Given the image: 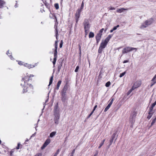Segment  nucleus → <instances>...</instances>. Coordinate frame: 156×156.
Returning <instances> with one entry per match:
<instances>
[{
    "instance_id": "nucleus-59",
    "label": "nucleus",
    "mask_w": 156,
    "mask_h": 156,
    "mask_svg": "<svg viewBox=\"0 0 156 156\" xmlns=\"http://www.w3.org/2000/svg\"><path fill=\"white\" fill-rule=\"evenodd\" d=\"M36 133H35L34 134H33L31 136V137L34 136L36 135Z\"/></svg>"
},
{
    "instance_id": "nucleus-15",
    "label": "nucleus",
    "mask_w": 156,
    "mask_h": 156,
    "mask_svg": "<svg viewBox=\"0 0 156 156\" xmlns=\"http://www.w3.org/2000/svg\"><path fill=\"white\" fill-rule=\"evenodd\" d=\"M141 84V83L140 82L137 81L135 82L134 83L133 86H134V89L139 87L140 86Z\"/></svg>"
},
{
    "instance_id": "nucleus-49",
    "label": "nucleus",
    "mask_w": 156,
    "mask_h": 156,
    "mask_svg": "<svg viewBox=\"0 0 156 156\" xmlns=\"http://www.w3.org/2000/svg\"><path fill=\"white\" fill-rule=\"evenodd\" d=\"M18 63L20 65H23V62H22L21 61H19Z\"/></svg>"
},
{
    "instance_id": "nucleus-64",
    "label": "nucleus",
    "mask_w": 156,
    "mask_h": 156,
    "mask_svg": "<svg viewBox=\"0 0 156 156\" xmlns=\"http://www.w3.org/2000/svg\"><path fill=\"white\" fill-rule=\"evenodd\" d=\"M105 139H104V140H103L101 142H102V143H103V144H104V142H105Z\"/></svg>"
},
{
    "instance_id": "nucleus-52",
    "label": "nucleus",
    "mask_w": 156,
    "mask_h": 156,
    "mask_svg": "<svg viewBox=\"0 0 156 156\" xmlns=\"http://www.w3.org/2000/svg\"><path fill=\"white\" fill-rule=\"evenodd\" d=\"M13 152H14V151L13 150H12V151H11L10 152V155L11 156L12 155V154L13 153Z\"/></svg>"
},
{
    "instance_id": "nucleus-17",
    "label": "nucleus",
    "mask_w": 156,
    "mask_h": 156,
    "mask_svg": "<svg viewBox=\"0 0 156 156\" xmlns=\"http://www.w3.org/2000/svg\"><path fill=\"white\" fill-rule=\"evenodd\" d=\"M5 2L2 0H0V8H2L5 4Z\"/></svg>"
},
{
    "instance_id": "nucleus-26",
    "label": "nucleus",
    "mask_w": 156,
    "mask_h": 156,
    "mask_svg": "<svg viewBox=\"0 0 156 156\" xmlns=\"http://www.w3.org/2000/svg\"><path fill=\"white\" fill-rule=\"evenodd\" d=\"M151 81H152V82L151 84V87H152L153 85L156 83V79H154L153 80L152 79Z\"/></svg>"
},
{
    "instance_id": "nucleus-54",
    "label": "nucleus",
    "mask_w": 156,
    "mask_h": 156,
    "mask_svg": "<svg viewBox=\"0 0 156 156\" xmlns=\"http://www.w3.org/2000/svg\"><path fill=\"white\" fill-rule=\"evenodd\" d=\"M129 62V60H124L123 61V63H125L126 62Z\"/></svg>"
},
{
    "instance_id": "nucleus-7",
    "label": "nucleus",
    "mask_w": 156,
    "mask_h": 156,
    "mask_svg": "<svg viewBox=\"0 0 156 156\" xmlns=\"http://www.w3.org/2000/svg\"><path fill=\"white\" fill-rule=\"evenodd\" d=\"M81 12V11H80V10L77 9L75 14V19L76 21V24L77 23L78 21V19L80 17V15Z\"/></svg>"
},
{
    "instance_id": "nucleus-47",
    "label": "nucleus",
    "mask_w": 156,
    "mask_h": 156,
    "mask_svg": "<svg viewBox=\"0 0 156 156\" xmlns=\"http://www.w3.org/2000/svg\"><path fill=\"white\" fill-rule=\"evenodd\" d=\"M104 30V28L101 29L100 31H99V32L98 33H100V34H102V33L103 32V30Z\"/></svg>"
},
{
    "instance_id": "nucleus-39",
    "label": "nucleus",
    "mask_w": 156,
    "mask_h": 156,
    "mask_svg": "<svg viewBox=\"0 0 156 156\" xmlns=\"http://www.w3.org/2000/svg\"><path fill=\"white\" fill-rule=\"evenodd\" d=\"M55 34H56V37L57 40L58 39V31L57 29H55Z\"/></svg>"
},
{
    "instance_id": "nucleus-51",
    "label": "nucleus",
    "mask_w": 156,
    "mask_h": 156,
    "mask_svg": "<svg viewBox=\"0 0 156 156\" xmlns=\"http://www.w3.org/2000/svg\"><path fill=\"white\" fill-rule=\"evenodd\" d=\"M41 154L39 153L36 154L34 156H41Z\"/></svg>"
},
{
    "instance_id": "nucleus-36",
    "label": "nucleus",
    "mask_w": 156,
    "mask_h": 156,
    "mask_svg": "<svg viewBox=\"0 0 156 156\" xmlns=\"http://www.w3.org/2000/svg\"><path fill=\"white\" fill-rule=\"evenodd\" d=\"M54 6L56 9H59V5L58 3L55 4Z\"/></svg>"
},
{
    "instance_id": "nucleus-56",
    "label": "nucleus",
    "mask_w": 156,
    "mask_h": 156,
    "mask_svg": "<svg viewBox=\"0 0 156 156\" xmlns=\"http://www.w3.org/2000/svg\"><path fill=\"white\" fill-rule=\"evenodd\" d=\"M154 79H156V74L155 75L154 77L152 78V80H154Z\"/></svg>"
},
{
    "instance_id": "nucleus-53",
    "label": "nucleus",
    "mask_w": 156,
    "mask_h": 156,
    "mask_svg": "<svg viewBox=\"0 0 156 156\" xmlns=\"http://www.w3.org/2000/svg\"><path fill=\"white\" fill-rule=\"evenodd\" d=\"M27 91V90L26 89H24V88L23 89V93L26 92Z\"/></svg>"
},
{
    "instance_id": "nucleus-21",
    "label": "nucleus",
    "mask_w": 156,
    "mask_h": 156,
    "mask_svg": "<svg viewBox=\"0 0 156 156\" xmlns=\"http://www.w3.org/2000/svg\"><path fill=\"white\" fill-rule=\"evenodd\" d=\"M153 113L154 112H150V111H149V112L148 113L149 115H148L147 117V119H150L152 116V115H153Z\"/></svg>"
},
{
    "instance_id": "nucleus-62",
    "label": "nucleus",
    "mask_w": 156,
    "mask_h": 156,
    "mask_svg": "<svg viewBox=\"0 0 156 156\" xmlns=\"http://www.w3.org/2000/svg\"><path fill=\"white\" fill-rule=\"evenodd\" d=\"M24 65L25 66H27L28 67V64L27 63H26L24 64Z\"/></svg>"
},
{
    "instance_id": "nucleus-32",
    "label": "nucleus",
    "mask_w": 156,
    "mask_h": 156,
    "mask_svg": "<svg viewBox=\"0 0 156 156\" xmlns=\"http://www.w3.org/2000/svg\"><path fill=\"white\" fill-rule=\"evenodd\" d=\"M134 86H133L131 89L129 90L127 92V95H129L130 94L132 91V90H134Z\"/></svg>"
},
{
    "instance_id": "nucleus-43",
    "label": "nucleus",
    "mask_w": 156,
    "mask_h": 156,
    "mask_svg": "<svg viewBox=\"0 0 156 156\" xmlns=\"http://www.w3.org/2000/svg\"><path fill=\"white\" fill-rule=\"evenodd\" d=\"M136 115V113L135 112H133L132 115V116L135 118Z\"/></svg>"
},
{
    "instance_id": "nucleus-16",
    "label": "nucleus",
    "mask_w": 156,
    "mask_h": 156,
    "mask_svg": "<svg viewBox=\"0 0 156 156\" xmlns=\"http://www.w3.org/2000/svg\"><path fill=\"white\" fill-rule=\"evenodd\" d=\"M62 96V101L63 102H65L66 99V94H61Z\"/></svg>"
},
{
    "instance_id": "nucleus-3",
    "label": "nucleus",
    "mask_w": 156,
    "mask_h": 156,
    "mask_svg": "<svg viewBox=\"0 0 156 156\" xmlns=\"http://www.w3.org/2000/svg\"><path fill=\"white\" fill-rule=\"evenodd\" d=\"M133 50H135V52L137 50V48H134L129 47H126L124 48L122 50V53L123 54L127 53Z\"/></svg>"
},
{
    "instance_id": "nucleus-14",
    "label": "nucleus",
    "mask_w": 156,
    "mask_h": 156,
    "mask_svg": "<svg viewBox=\"0 0 156 156\" xmlns=\"http://www.w3.org/2000/svg\"><path fill=\"white\" fill-rule=\"evenodd\" d=\"M107 44V42L105 41H102L100 46L104 49L106 47Z\"/></svg>"
},
{
    "instance_id": "nucleus-57",
    "label": "nucleus",
    "mask_w": 156,
    "mask_h": 156,
    "mask_svg": "<svg viewBox=\"0 0 156 156\" xmlns=\"http://www.w3.org/2000/svg\"><path fill=\"white\" fill-rule=\"evenodd\" d=\"M92 115H91V114H90V115L87 117V119H89L90 117V116Z\"/></svg>"
},
{
    "instance_id": "nucleus-12",
    "label": "nucleus",
    "mask_w": 156,
    "mask_h": 156,
    "mask_svg": "<svg viewBox=\"0 0 156 156\" xmlns=\"http://www.w3.org/2000/svg\"><path fill=\"white\" fill-rule=\"evenodd\" d=\"M114 100V99L112 98V99L111 101L110 102L108 105L107 106V107H106V108H105L104 110V112H106L110 108L111 105H112L113 102Z\"/></svg>"
},
{
    "instance_id": "nucleus-27",
    "label": "nucleus",
    "mask_w": 156,
    "mask_h": 156,
    "mask_svg": "<svg viewBox=\"0 0 156 156\" xmlns=\"http://www.w3.org/2000/svg\"><path fill=\"white\" fill-rule=\"evenodd\" d=\"M94 33L90 32L89 33V37L90 38H92L94 37Z\"/></svg>"
},
{
    "instance_id": "nucleus-11",
    "label": "nucleus",
    "mask_w": 156,
    "mask_h": 156,
    "mask_svg": "<svg viewBox=\"0 0 156 156\" xmlns=\"http://www.w3.org/2000/svg\"><path fill=\"white\" fill-rule=\"evenodd\" d=\"M102 35V34H100V33H98L96 36L95 38L96 40L97 43V44H98L99 42L101 39Z\"/></svg>"
},
{
    "instance_id": "nucleus-19",
    "label": "nucleus",
    "mask_w": 156,
    "mask_h": 156,
    "mask_svg": "<svg viewBox=\"0 0 156 156\" xmlns=\"http://www.w3.org/2000/svg\"><path fill=\"white\" fill-rule=\"evenodd\" d=\"M156 104V101L151 105V107H150L149 108V111H150V112H152L154 107L155 106Z\"/></svg>"
},
{
    "instance_id": "nucleus-10",
    "label": "nucleus",
    "mask_w": 156,
    "mask_h": 156,
    "mask_svg": "<svg viewBox=\"0 0 156 156\" xmlns=\"http://www.w3.org/2000/svg\"><path fill=\"white\" fill-rule=\"evenodd\" d=\"M54 115L55 116L54 118L55 123L56 124H58V121L60 118V115Z\"/></svg>"
},
{
    "instance_id": "nucleus-34",
    "label": "nucleus",
    "mask_w": 156,
    "mask_h": 156,
    "mask_svg": "<svg viewBox=\"0 0 156 156\" xmlns=\"http://www.w3.org/2000/svg\"><path fill=\"white\" fill-rule=\"evenodd\" d=\"M126 73V71H125L124 72H123L121 73H120L119 75V77H122L123 76L125 75V74Z\"/></svg>"
},
{
    "instance_id": "nucleus-41",
    "label": "nucleus",
    "mask_w": 156,
    "mask_h": 156,
    "mask_svg": "<svg viewBox=\"0 0 156 156\" xmlns=\"http://www.w3.org/2000/svg\"><path fill=\"white\" fill-rule=\"evenodd\" d=\"M79 66H77L76 67V68L75 70V72H78V70L79 69Z\"/></svg>"
},
{
    "instance_id": "nucleus-30",
    "label": "nucleus",
    "mask_w": 156,
    "mask_h": 156,
    "mask_svg": "<svg viewBox=\"0 0 156 156\" xmlns=\"http://www.w3.org/2000/svg\"><path fill=\"white\" fill-rule=\"evenodd\" d=\"M103 49L104 48H101V47L100 46L99 47V49L98 50V53H100V54L102 53V52L103 51Z\"/></svg>"
},
{
    "instance_id": "nucleus-31",
    "label": "nucleus",
    "mask_w": 156,
    "mask_h": 156,
    "mask_svg": "<svg viewBox=\"0 0 156 156\" xmlns=\"http://www.w3.org/2000/svg\"><path fill=\"white\" fill-rule=\"evenodd\" d=\"M84 6V3L83 2H82V3L81 5V7L80 9H78V10H80V11H82Z\"/></svg>"
},
{
    "instance_id": "nucleus-25",
    "label": "nucleus",
    "mask_w": 156,
    "mask_h": 156,
    "mask_svg": "<svg viewBox=\"0 0 156 156\" xmlns=\"http://www.w3.org/2000/svg\"><path fill=\"white\" fill-rule=\"evenodd\" d=\"M135 118L131 116L130 119V122H131L132 123H134L135 122Z\"/></svg>"
},
{
    "instance_id": "nucleus-63",
    "label": "nucleus",
    "mask_w": 156,
    "mask_h": 156,
    "mask_svg": "<svg viewBox=\"0 0 156 156\" xmlns=\"http://www.w3.org/2000/svg\"><path fill=\"white\" fill-rule=\"evenodd\" d=\"M29 86L30 87H31L32 88H33V86L31 84H29Z\"/></svg>"
},
{
    "instance_id": "nucleus-38",
    "label": "nucleus",
    "mask_w": 156,
    "mask_h": 156,
    "mask_svg": "<svg viewBox=\"0 0 156 156\" xmlns=\"http://www.w3.org/2000/svg\"><path fill=\"white\" fill-rule=\"evenodd\" d=\"M35 67V66L33 65H32L31 64L29 65L28 64V67L29 69L31 68H33Z\"/></svg>"
},
{
    "instance_id": "nucleus-8",
    "label": "nucleus",
    "mask_w": 156,
    "mask_h": 156,
    "mask_svg": "<svg viewBox=\"0 0 156 156\" xmlns=\"http://www.w3.org/2000/svg\"><path fill=\"white\" fill-rule=\"evenodd\" d=\"M117 133V131H116L115 133H114L112 136H111V139L109 140V144L108 146V148L112 144L113 140L115 137V136L116 135Z\"/></svg>"
},
{
    "instance_id": "nucleus-5",
    "label": "nucleus",
    "mask_w": 156,
    "mask_h": 156,
    "mask_svg": "<svg viewBox=\"0 0 156 156\" xmlns=\"http://www.w3.org/2000/svg\"><path fill=\"white\" fill-rule=\"evenodd\" d=\"M58 41L57 40L56 41H55V48L54 49V58H57V48L58 47Z\"/></svg>"
},
{
    "instance_id": "nucleus-37",
    "label": "nucleus",
    "mask_w": 156,
    "mask_h": 156,
    "mask_svg": "<svg viewBox=\"0 0 156 156\" xmlns=\"http://www.w3.org/2000/svg\"><path fill=\"white\" fill-rule=\"evenodd\" d=\"M6 54H7L8 55V56H9V57H10V58H11V59H12L13 58L12 56V55H9V54H10V53H9V50L8 51H7V53H6Z\"/></svg>"
},
{
    "instance_id": "nucleus-29",
    "label": "nucleus",
    "mask_w": 156,
    "mask_h": 156,
    "mask_svg": "<svg viewBox=\"0 0 156 156\" xmlns=\"http://www.w3.org/2000/svg\"><path fill=\"white\" fill-rule=\"evenodd\" d=\"M156 120V116H155V118H154L152 121V122L151 123V126H152L155 123Z\"/></svg>"
},
{
    "instance_id": "nucleus-55",
    "label": "nucleus",
    "mask_w": 156,
    "mask_h": 156,
    "mask_svg": "<svg viewBox=\"0 0 156 156\" xmlns=\"http://www.w3.org/2000/svg\"><path fill=\"white\" fill-rule=\"evenodd\" d=\"M97 105H95L94 106V109H93V111H94L95 110L96 108H97Z\"/></svg>"
},
{
    "instance_id": "nucleus-33",
    "label": "nucleus",
    "mask_w": 156,
    "mask_h": 156,
    "mask_svg": "<svg viewBox=\"0 0 156 156\" xmlns=\"http://www.w3.org/2000/svg\"><path fill=\"white\" fill-rule=\"evenodd\" d=\"M57 60V58H54L53 59V67H54L55 66V63L56 62Z\"/></svg>"
},
{
    "instance_id": "nucleus-18",
    "label": "nucleus",
    "mask_w": 156,
    "mask_h": 156,
    "mask_svg": "<svg viewBox=\"0 0 156 156\" xmlns=\"http://www.w3.org/2000/svg\"><path fill=\"white\" fill-rule=\"evenodd\" d=\"M127 10V9H126L123 8H122L121 9H118L117 10L116 12H117L121 13L124 10Z\"/></svg>"
},
{
    "instance_id": "nucleus-45",
    "label": "nucleus",
    "mask_w": 156,
    "mask_h": 156,
    "mask_svg": "<svg viewBox=\"0 0 156 156\" xmlns=\"http://www.w3.org/2000/svg\"><path fill=\"white\" fill-rule=\"evenodd\" d=\"M89 29H84L85 34L87 35Z\"/></svg>"
},
{
    "instance_id": "nucleus-35",
    "label": "nucleus",
    "mask_w": 156,
    "mask_h": 156,
    "mask_svg": "<svg viewBox=\"0 0 156 156\" xmlns=\"http://www.w3.org/2000/svg\"><path fill=\"white\" fill-rule=\"evenodd\" d=\"M111 84V83L110 81H108L105 84V86L107 87H109Z\"/></svg>"
},
{
    "instance_id": "nucleus-6",
    "label": "nucleus",
    "mask_w": 156,
    "mask_h": 156,
    "mask_svg": "<svg viewBox=\"0 0 156 156\" xmlns=\"http://www.w3.org/2000/svg\"><path fill=\"white\" fill-rule=\"evenodd\" d=\"M59 109L58 103H57L54 107V115H60L59 113Z\"/></svg>"
},
{
    "instance_id": "nucleus-28",
    "label": "nucleus",
    "mask_w": 156,
    "mask_h": 156,
    "mask_svg": "<svg viewBox=\"0 0 156 156\" xmlns=\"http://www.w3.org/2000/svg\"><path fill=\"white\" fill-rule=\"evenodd\" d=\"M49 16H50V17H51V18H52L53 17H54L53 19H55L56 21H57V19L55 15H54L53 14H51Z\"/></svg>"
},
{
    "instance_id": "nucleus-40",
    "label": "nucleus",
    "mask_w": 156,
    "mask_h": 156,
    "mask_svg": "<svg viewBox=\"0 0 156 156\" xmlns=\"http://www.w3.org/2000/svg\"><path fill=\"white\" fill-rule=\"evenodd\" d=\"M59 149H58L56 153H55L54 155V156H57V155L59 154Z\"/></svg>"
},
{
    "instance_id": "nucleus-61",
    "label": "nucleus",
    "mask_w": 156,
    "mask_h": 156,
    "mask_svg": "<svg viewBox=\"0 0 156 156\" xmlns=\"http://www.w3.org/2000/svg\"><path fill=\"white\" fill-rule=\"evenodd\" d=\"M75 150H73L71 153V154H73L75 152Z\"/></svg>"
},
{
    "instance_id": "nucleus-50",
    "label": "nucleus",
    "mask_w": 156,
    "mask_h": 156,
    "mask_svg": "<svg viewBox=\"0 0 156 156\" xmlns=\"http://www.w3.org/2000/svg\"><path fill=\"white\" fill-rule=\"evenodd\" d=\"M104 144L101 142L99 144V146L98 147V148H100Z\"/></svg>"
},
{
    "instance_id": "nucleus-1",
    "label": "nucleus",
    "mask_w": 156,
    "mask_h": 156,
    "mask_svg": "<svg viewBox=\"0 0 156 156\" xmlns=\"http://www.w3.org/2000/svg\"><path fill=\"white\" fill-rule=\"evenodd\" d=\"M154 20L153 18H151L149 19L146 20L144 23H143L140 26V28L143 29L147 27L148 26L150 25L153 23Z\"/></svg>"
},
{
    "instance_id": "nucleus-42",
    "label": "nucleus",
    "mask_w": 156,
    "mask_h": 156,
    "mask_svg": "<svg viewBox=\"0 0 156 156\" xmlns=\"http://www.w3.org/2000/svg\"><path fill=\"white\" fill-rule=\"evenodd\" d=\"M61 83H62L61 80H59L57 83V86H58L60 87Z\"/></svg>"
},
{
    "instance_id": "nucleus-20",
    "label": "nucleus",
    "mask_w": 156,
    "mask_h": 156,
    "mask_svg": "<svg viewBox=\"0 0 156 156\" xmlns=\"http://www.w3.org/2000/svg\"><path fill=\"white\" fill-rule=\"evenodd\" d=\"M112 35H109L105 39V41L107 42V43H108V41H109L110 39L111 38V37H112Z\"/></svg>"
},
{
    "instance_id": "nucleus-24",
    "label": "nucleus",
    "mask_w": 156,
    "mask_h": 156,
    "mask_svg": "<svg viewBox=\"0 0 156 156\" xmlns=\"http://www.w3.org/2000/svg\"><path fill=\"white\" fill-rule=\"evenodd\" d=\"M56 133V132L55 131L52 132L50 134V136L51 137H52L54 136H55V135Z\"/></svg>"
},
{
    "instance_id": "nucleus-46",
    "label": "nucleus",
    "mask_w": 156,
    "mask_h": 156,
    "mask_svg": "<svg viewBox=\"0 0 156 156\" xmlns=\"http://www.w3.org/2000/svg\"><path fill=\"white\" fill-rule=\"evenodd\" d=\"M63 44V41L62 40H61L60 42V43L59 45V47L60 48H61Z\"/></svg>"
},
{
    "instance_id": "nucleus-23",
    "label": "nucleus",
    "mask_w": 156,
    "mask_h": 156,
    "mask_svg": "<svg viewBox=\"0 0 156 156\" xmlns=\"http://www.w3.org/2000/svg\"><path fill=\"white\" fill-rule=\"evenodd\" d=\"M53 75H52L51 76V77L50 79L49 84L48 85V87L52 83L53 80Z\"/></svg>"
},
{
    "instance_id": "nucleus-2",
    "label": "nucleus",
    "mask_w": 156,
    "mask_h": 156,
    "mask_svg": "<svg viewBox=\"0 0 156 156\" xmlns=\"http://www.w3.org/2000/svg\"><path fill=\"white\" fill-rule=\"evenodd\" d=\"M34 76L32 75H30L29 76H25L22 78L21 82L22 83H21V86H24L25 87H27V85H28V84L27 83L26 84V81H28L30 80V77Z\"/></svg>"
},
{
    "instance_id": "nucleus-48",
    "label": "nucleus",
    "mask_w": 156,
    "mask_h": 156,
    "mask_svg": "<svg viewBox=\"0 0 156 156\" xmlns=\"http://www.w3.org/2000/svg\"><path fill=\"white\" fill-rule=\"evenodd\" d=\"M20 143H18L17 144V146L16 147V149L18 150L20 148Z\"/></svg>"
},
{
    "instance_id": "nucleus-4",
    "label": "nucleus",
    "mask_w": 156,
    "mask_h": 156,
    "mask_svg": "<svg viewBox=\"0 0 156 156\" xmlns=\"http://www.w3.org/2000/svg\"><path fill=\"white\" fill-rule=\"evenodd\" d=\"M83 25L84 26V29H89L90 26L88 20L85 19L83 22Z\"/></svg>"
},
{
    "instance_id": "nucleus-60",
    "label": "nucleus",
    "mask_w": 156,
    "mask_h": 156,
    "mask_svg": "<svg viewBox=\"0 0 156 156\" xmlns=\"http://www.w3.org/2000/svg\"><path fill=\"white\" fill-rule=\"evenodd\" d=\"M59 86H57V87L55 88V89L57 90H58V89L59 88Z\"/></svg>"
},
{
    "instance_id": "nucleus-9",
    "label": "nucleus",
    "mask_w": 156,
    "mask_h": 156,
    "mask_svg": "<svg viewBox=\"0 0 156 156\" xmlns=\"http://www.w3.org/2000/svg\"><path fill=\"white\" fill-rule=\"evenodd\" d=\"M51 140L50 139L48 138L41 147V149H44L50 142Z\"/></svg>"
},
{
    "instance_id": "nucleus-44",
    "label": "nucleus",
    "mask_w": 156,
    "mask_h": 156,
    "mask_svg": "<svg viewBox=\"0 0 156 156\" xmlns=\"http://www.w3.org/2000/svg\"><path fill=\"white\" fill-rule=\"evenodd\" d=\"M119 27V25H117L116 26L114 27L112 29L114 30H115L117 29V28Z\"/></svg>"
},
{
    "instance_id": "nucleus-22",
    "label": "nucleus",
    "mask_w": 156,
    "mask_h": 156,
    "mask_svg": "<svg viewBox=\"0 0 156 156\" xmlns=\"http://www.w3.org/2000/svg\"><path fill=\"white\" fill-rule=\"evenodd\" d=\"M62 62H60L59 63V64L58 65V73L59 72L60 69L61 68L62 66Z\"/></svg>"
},
{
    "instance_id": "nucleus-13",
    "label": "nucleus",
    "mask_w": 156,
    "mask_h": 156,
    "mask_svg": "<svg viewBox=\"0 0 156 156\" xmlns=\"http://www.w3.org/2000/svg\"><path fill=\"white\" fill-rule=\"evenodd\" d=\"M68 86L67 84H66L64 86L63 89L61 93V94H66V90L68 89Z\"/></svg>"
},
{
    "instance_id": "nucleus-58",
    "label": "nucleus",
    "mask_w": 156,
    "mask_h": 156,
    "mask_svg": "<svg viewBox=\"0 0 156 156\" xmlns=\"http://www.w3.org/2000/svg\"><path fill=\"white\" fill-rule=\"evenodd\" d=\"M115 9V8H114V7H111L110 9H109L110 10H114Z\"/></svg>"
}]
</instances>
